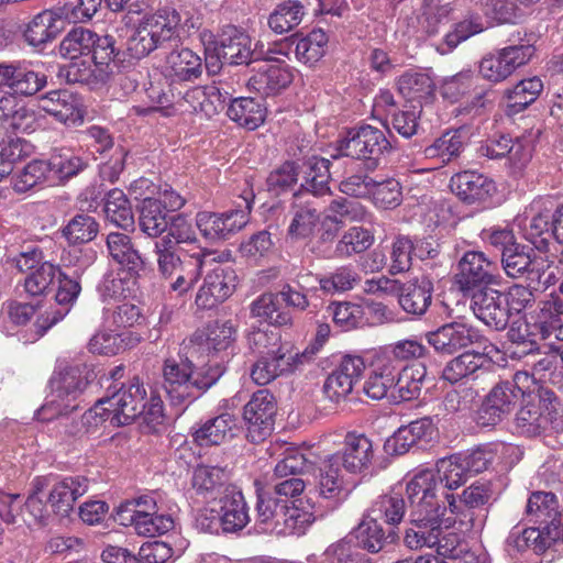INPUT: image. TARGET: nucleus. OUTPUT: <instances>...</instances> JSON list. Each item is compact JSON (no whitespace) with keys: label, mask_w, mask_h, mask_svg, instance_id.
Here are the masks:
<instances>
[{"label":"nucleus","mask_w":563,"mask_h":563,"mask_svg":"<svg viewBox=\"0 0 563 563\" xmlns=\"http://www.w3.org/2000/svg\"><path fill=\"white\" fill-rule=\"evenodd\" d=\"M224 366L209 361L206 365L195 367L188 358H167L163 366V388L173 406L191 404L224 374Z\"/></svg>","instance_id":"1"},{"label":"nucleus","mask_w":563,"mask_h":563,"mask_svg":"<svg viewBox=\"0 0 563 563\" xmlns=\"http://www.w3.org/2000/svg\"><path fill=\"white\" fill-rule=\"evenodd\" d=\"M190 19L181 23L180 13L173 7H163L142 18L125 43L133 58L141 59L156 49L166 48L180 38V29L194 27Z\"/></svg>","instance_id":"2"},{"label":"nucleus","mask_w":563,"mask_h":563,"mask_svg":"<svg viewBox=\"0 0 563 563\" xmlns=\"http://www.w3.org/2000/svg\"><path fill=\"white\" fill-rule=\"evenodd\" d=\"M409 501V520L404 543L410 550L433 548L440 544L441 523L446 507L434 503L432 495L421 489L419 482H409L406 487Z\"/></svg>","instance_id":"3"},{"label":"nucleus","mask_w":563,"mask_h":563,"mask_svg":"<svg viewBox=\"0 0 563 563\" xmlns=\"http://www.w3.org/2000/svg\"><path fill=\"white\" fill-rule=\"evenodd\" d=\"M252 342L258 347L260 356L252 365V380L264 386L279 376L294 373L310 358V354L294 351L282 344L277 333L257 331L252 334Z\"/></svg>","instance_id":"4"},{"label":"nucleus","mask_w":563,"mask_h":563,"mask_svg":"<svg viewBox=\"0 0 563 563\" xmlns=\"http://www.w3.org/2000/svg\"><path fill=\"white\" fill-rule=\"evenodd\" d=\"M341 156L352 157L364 162L366 172L377 169L380 158L393 150L391 142L385 132L369 124L350 129L346 135L338 142Z\"/></svg>","instance_id":"5"},{"label":"nucleus","mask_w":563,"mask_h":563,"mask_svg":"<svg viewBox=\"0 0 563 563\" xmlns=\"http://www.w3.org/2000/svg\"><path fill=\"white\" fill-rule=\"evenodd\" d=\"M205 53L208 69L219 68V64L251 65L264 57L262 51L252 48V40L246 33L232 26L224 30L218 41L209 43Z\"/></svg>","instance_id":"6"},{"label":"nucleus","mask_w":563,"mask_h":563,"mask_svg":"<svg viewBox=\"0 0 563 563\" xmlns=\"http://www.w3.org/2000/svg\"><path fill=\"white\" fill-rule=\"evenodd\" d=\"M556 402L554 391L545 387L526 394L515 419L517 432L531 438L547 431L556 412Z\"/></svg>","instance_id":"7"},{"label":"nucleus","mask_w":563,"mask_h":563,"mask_svg":"<svg viewBox=\"0 0 563 563\" xmlns=\"http://www.w3.org/2000/svg\"><path fill=\"white\" fill-rule=\"evenodd\" d=\"M88 374L89 371L84 364H67L55 371L49 380L54 399L42 407V413L46 415L57 408L60 415H64V410H76V400L88 386Z\"/></svg>","instance_id":"8"},{"label":"nucleus","mask_w":563,"mask_h":563,"mask_svg":"<svg viewBox=\"0 0 563 563\" xmlns=\"http://www.w3.org/2000/svg\"><path fill=\"white\" fill-rule=\"evenodd\" d=\"M500 275L496 262L483 252L467 251L457 263L455 283L463 292H474L482 287L499 285Z\"/></svg>","instance_id":"9"},{"label":"nucleus","mask_w":563,"mask_h":563,"mask_svg":"<svg viewBox=\"0 0 563 563\" xmlns=\"http://www.w3.org/2000/svg\"><path fill=\"white\" fill-rule=\"evenodd\" d=\"M470 474L464 467L460 455L454 454L437 462V479L431 473H421L410 482H419L422 490L432 495L434 503H440L439 496L445 499L446 490L457 489L466 483Z\"/></svg>","instance_id":"10"},{"label":"nucleus","mask_w":563,"mask_h":563,"mask_svg":"<svg viewBox=\"0 0 563 563\" xmlns=\"http://www.w3.org/2000/svg\"><path fill=\"white\" fill-rule=\"evenodd\" d=\"M276 413V400L268 389L255 391L244 406L245 437L251 443H261L271 435Z\"/></svg>","instance_id":"11"},{"label":"nucleus","mask_w":563,"mask_h":563,"mask_svg":"<svg viewBox=\"0 0 563 563\" xmlns=\"http://www.w3.org/2000/svg\"><path fill=\"white\" fill-rule=\"evenodd\" d=\"M534 51V46L530 44L506 46L482 58L479 74L493 84L501 82L526 65Z\"/></svg>","instance_id":"12"},{"label":"nucleus","mask_w":563,"mask_h":563,"mask_svg":"<svg viewBox=\"0 0 563 563\" xmlns=\"http://www.w3.org/2000/svg\"><path fill=\"white\" fill-rule=\"evenodd\" d=\"M249 196L250 197H243L245 203L244 210H229L222 213L209 211L198 212L196 216V224L201 234L210 241H219L227 240L242 230L249 221V213L254 199L251 192Z\"/></svg>","instance_id":"13"},{"label":"nucleus","mask_w":563,"mask_h":563,"mask_svg":"<svg viewBox=\"0 0 563 563\" xmlns=\"http://www.w3.org/2000/svg\"><path fill=\"white\" fill-rule=\"evenodd\" d=\"M104 399L112 412L111 423L128 426L146 408V388L139 377H133Z\"/></svg>","instance_id":"14"},{"label":"nucleus","mask_w":563,"mask_h":563,"mask_svg":"<svg viewBox=\"0 0 563 563\" xmlns=\"http://www.w3.org/2000/svg\"><path fill=\"white\" fill-rule=\"evenodd\" d=\"M525 396L526 393L515 382H499L485 397L478 410V422L482 426L497 424L515 409Z\"/></svg>","instance_id":"15"},{"label":"nucleus","mask_w":563,"mask_h":563,"mask_svg":"<svg viewBox=\"0 0 563 563\" xmlns=\"http://www.w3.org/2000/svg\"><path fill=\"white\" fill-rule=\"evenodd\" d=\"M559 202L553 196H544L536 198L530 205L531 220L527 238L540 252L547 253L550 250Z\"/></svg>","instance_id":"16"},{"label":"nucleus","mask_w":563,"mask_h":563,"mask_svg":"<svg viewBox=\"0 0 563 563\" xmlns=\"http://www.w3.org/2000/svg\"><path fill=\"white\" fill-rule=\"evenodd\" d=\"M505 294L482 287L472 292L471 308L475 317L493 330H505L509 322V308L505 302Z\"/></svg>","instance_id":"17"},{"label":"nucleus","mask_w":563,"mask_h":563,"mask_svg":"<svg viewBox=\"0 0 563 563\" xmlns=\"http://www.w3.org/2000/svg\"><path fill=\"white\" fill-rule=\"evenodd\" d=\"M492 490L487 484L474 483L463 490L459 496L445 495V506L454 520L459 521L466 530L475 527V510L484 507L490 499Z\"/></svg>","instance_id":"18"},{"label":"nucleus","mask_w":563,"mask_h":563,"mask_svg":"<svg viewBox=\"0 0 563 563\" xmlns=\"http://www.w3.org/2000/svg\"><path fill=\"white\" fill-rule=\"evenodd\" d=\"M236 273L231 266L217 265L203 278L195 302L201 309H211L227 300L235 290Z\"/></svg>","instance_id":"19"},{"label":"nucleus","mask_w":563,"mask_h":563,"mask_svg":"<svg viewBox=\"0 0 563 563\" xmlns=\"http://www.w3.org/2000/svg\"><path fill=\"white\" fill-rule=\"evenodd\" d=\"M482 338L476 329L462 322H449L426 333L428 343L437 352L448 355L479 343Z\"/></svg>","instance_id":"20"},{"label":"nucleus","mask_w":563,"mask_h":563,"mask_svg":"<svg viewBox=\"0 0 563 563\" xmlns=\"http://www.w3.org/2000/svg\"><path fill=\"white\" fill-rule=\"evenodd\" d=\"M217 504L216 514L223 533L239 532L250 522L249 507L238 486H227Z\"/></svg>","instance_id":"21"},{"label":"nucleus","mask_w":563,"mask_h":563,"mask_svg":"<svg viewBox=\"0 0 563 563\" xmlns=\"http://www.w3.org/2000/svg\"><path fill=\"white\" fill-rule=\"evenodd\" d=\"M38 108L60 123L75 125L84 121L81 99L66 90H52L38 98Z\"/></svg>","instance_id":"22"},{"label":"nucleus","mask_w":563,"mask_h":563,"mask_svg":"<svg viewBox=\"0 0 563 563\" xmlns=\"http://www.w3.org/2000/svg\"><path fill=\"white\" fill-rule=\"evenodd\" d=\"M202 59L194 51L181 47L170 51L162 65V75L170 84L195 81L202 75Z\"/></svg>","instance_id":"23"},{"label":"nucleus","mask_w":563,"mask_h":563,"mask_svg":"<svg viewBox=\"0 0 563 563\" xmlns=\"http://www.w3.org/2000/svg\"><path fill=\"white\" fill-rule=\"evenodd\" d=\"M256 64L257 66L253 67L255 74L247 80V88L263 97L280 92L294 79L292 71L286 64H269L263 60Z\"/></svg>","instance_id":"24"},{"label":"nucleus","mask_w":563,"mask_h":563,"mask_svg":"<svg viewBox=\"0 0 563 563\" xmlns=\"http://www.w3.org/2000/svg\"><path fill=\"white\" fill-rule=\"evenodd\" d=\"M330 457L350 473H362L374 459L373 442L364 434L347 433L343 449Z\"/></svg>","instance_id":"25"},{"label":"nucleus","mask_w":563,"mask_h":563,"mask_svg":"<svg viewBox=\"0 0 563 563\" xmlns=\"http://www.w3.org/2000/svg\"><path fill=\"white\" fill-rule=\"evenodd\" d=\"M291 221L288 235L299 240L310 236L320 222V212L314 198L307 192H295L290 206Z\"/></svg>","instance_id":"26"},{"label":"nucleus","mask_w":563,"mask_h":563,"mask_svg":"<svg viewBox=\"0 0 563 563\" xmlns=\"http://www.w3.org/2000/svg\"><path fill=\"white\" fill-rule=\"evenodd\" d=\"M81 291V285L77 277H71L65 273H58V289L55 295L57 308H51L41 314L36 320V325L43 331H47L57 322L63 320L70 311Z\"/></svg>","instance_id":"27"},{"label":"nucleus","mask_w":563,"mask_h":563,"mask_svg":"<svg viewBox=\"0 0 563 563\" xmlns=\"http://www.w3.org/2000/svg\"><path fill=\"white\" fill-rule=\"evenodd\" d=\"M64 22L59 8L43 10L25 25L24 41L33 47L53 42L64 30Z\"/></svg>","instance_id":"28"},{"label":"nucleus","mask_w":563,"mask_h":563,"mask_svg":"<svg viewBox=\"0 0 563 563\" xmlns=\"http://www.w3.org/2000/svg\"><path fill=\"white\" fill-rule=\"evenodd\" d=\"M489 368L490 364L485 354L466 351L444 365L441 378L453 385L465 379H477L487 374Z\"/></svg>","instance_id":"29"},{"label":"nucleus","mask_w":563,"mask_h":563,"mask_svg":"<svg viewBox=\"0 0 563 563\" xmlns=\"http://www.w3.org/2000/svg\"><path fill=\"white\" fill-rule=\"evenodd\" d=\"M450 187L452 192L470 205L486 200L496 190L492 179L474 170H465L453 175Z\"/></svg>","instance_id":"30"},{"label":"nucleus","mask_w":563,"mask_h":563,"mask_svg":"<svg viewBox=\"0 0 563 563\" xmlns=\"http://www.w3.org/2000/svg\"><path fill=\"white\" fill-rule=\"evenodd\" d=\"M433 283L429 276H416L402 283L398 303L409 314L422 316L431 305Z\"/></svg>","instance_id":"31"},{"label":"nucleus","mask_w":563,"mask_h":563,"mask_svg":"<svg viewBox=\"0 0 563 563\" xmlns=\"http://www.w3.org/2000/svg\"><path fill=\"white\" fill-rule=\"evenodd\" d=\"M314 487L319 496L328 500L332 507H338L350 494L340 466L331 457L327 459L318 468L314 476Z\"/></svg>","instance_id":"32"},{"label":"nucleus","mask_w":563,"mask_h":563,"mask_svg":"<svg viewBox=\"0 0 563 563\" xmlns=\"http://www.w3.org/2000/svg\"><path fill=\"white\" fill-rule=\"evenodd\" d=\"M107 249L110 257L130 277H137L144 269L145 261L129 235L120 232L109 233Z\"/></svg>","instance_id":"33"},{"label":"nucleus","mask_w":563,"mask_h":563,"mask_svg":"<svg viewBox=\"0 0 563 563\" xmlns=\"http://www.w3.org/2000/svg\"><path fill=\"white\" fill-rule=\"evenodd\" d=\"M468 143V133L464 128L446 131L423 150L428 159L434 161V168L454 162Z\"/></svg>","instance_id":"34"},{"label":"nucleus","mask_w":563,"mask_h":563,"mask_svg":"<svg viewBox=\"0 0 563 563\" xmlns=\"http://www.w3.org/2000/svg\"><path fill=\"white\" fill-rule=\"evenodd\" d=\"M88 490L85 476H68L55 483L51 488L47 504L54 514L66 517L74 509L76 500Z\"/></svg>","instance_id":"35"},{"label":"nucleus","mask_w":563,"mask_h":563,"mask_svg":"<svg viewBox=\"0 0 563 563\" xmlns=\"http://www.w3.org/2000/svg\"><path fill=\"white\" fill-rule=\"evenodd\" d=\"M432 433L433 426L430 418L411 421L409 424L400 427L386 440L384 450L388 454L402 455L419 442L431 439Z\"/></svg>","instance_id":"36"},{"label":"nucleus","mask_w":563,"mask_h":563,"mask_svg":"<svg viewBox=\"0 0 563 563\" xmlns=\"http://www.w3.org/2000/svg\"><path fill=\"white\" fill-rule=\"evenodd\" d=\"M356 545L372 554L379 553L386 547L399 540L394 528L385 530L378 521L367 515L354 530Z\"/></svg>","instance_id":"37"},{"label":"nucleus","mask_w":563,"mask_h":563,"mask_svg":"<svg viewBox=\"0 0 563 563\" xmlns=\"http://www.w3.org/2000/svg\"><path fill=\"white\" fill-rule=\"evenodd\" d=\"M176 104L186 111L202 112L208 117L213 115L224 108L221 95L216 86L192 87L185 92L177 91Z\"/></svg>","instance_id":"38"},{"label":"nucleus","mask_w":563,"mask_h":563,"mask_svg":"<svg viewBox=\"0 0 563 563\" xmlns=\"http://www.w3.org/2000/svg\"><path fill=\"white\" fill-rule=\"evenodd\" d=\"M229 483V472L224 467L198 465L191 477V487L198 496L217 501Z\"/></svg>","instance_id":"39"},{"label":"nucleus","mask_w":563,"mask_h":563,"mask_svg":"<svg viewBox=\"0 0 563 563\" xmlns=\"http://www.w3.org/2000/svg\"><path fill=\"white\" fill-rule=\"evenodd\" d=\"M426 378L427 367L422 363L401 367L394 388L389 393V400L399 404L417 399L421 395Z\"/></svg>","instance_id":"40"},{"label":"nucleus","mask_w":563,"mask_h":563,"mask_svg":"<svg viewBox=\"0 0 563 563\" xmlns=\"http://www.w3.org/2000/svg\"><path fill=\"white\" fill-rule=\"evenodd\" d=\"M238 430V419L231 413H221L201 424L194 432V439L200 445H219L234 438Z\"/></svg>","instance_id":"41"},{"label":"nucleus","mask_w":563,"mask_h":563,"mask_svg":"<svg viewBox=\"0 0 563 563\" xmlns=\"http://www.w3.org/2000/svg\"><path fill=\"white\" fill-rule=\"evenodd\" d=\"M251 317L275 327H290L294 319L289 310L282 308L279 295L264 292L250 305Z\"/></svg>","instance_id":"42"},{"label":"nucleus","mask_w":563,"mask_h":563,"mask_svg":"<svg viewBox=\"0 0 563 563\" xmlns=\"http://www.w3.org/2000/svg\"><path fill=\"white\" fill-rule=\"evenodd\" d=\"M541 256L537 255L533 247L518 243L501 254V267L505 274L512 279L523 278L528 283L534 265Z\"/></svg>","instance_id":"43"},{"label":"nucleus","mask_w":563,"mask_h":563,"mask_svg":"<svg viewBox=\"0 0 563 563\" xmlns=\"http://www.w3.org/2000/svg\"><path fill=\"white\" fill-rule=\"evenodd\" d=\"M301 500L295 499L290 504L286 501L280 512L279 521L273 527V533L276 536L303 534L314 522L316 515L312 510L300 507Z\"/></svg>","instance_id":"44"},{"label":"nucleus","mask_w":563,"mask_h":563,"mask_svg":"<svg viewBox=\"0 0 563 563\" xmlns=\"http://www.w3.org/2000/svg\"><path fill=\"white\" fill-rule=\"evenodd\" d=\"M227 114L240 126L253 131L265 121L266 107L256 98L240 97L231 101Z\"/></svg>","instance_id":"45"},{"label":"nucleus","mask_w":563,"mask_h":563,"mask_svg":"<svg viewBox=\"0 0 563 563\" xmlns=\"http://www.w3.org/2000/svg\"><path fill=\"white\" fill-rule=\"evenodd\" d=\"M331 165L332 163L328 158L319 156L308 158L306 161L305 181L298 192H307L312 198L330 194Z\"/></svg>","instance_id":"46"},{"label":"nucleus","mask_w":563,"mask_h":563,"mask_svg":"<svg viewBox=\"0 0 563 563\" xmlns=\"http://www.w3.org/2000/svg\"><path fill=\"white\" fill-rule=\"evenodd\" d=\"M206 256L203 251L184 254V263L169 279V288L179 296L191 290L201 276Z\"/></svg>","instance_id":"47"},{"label":"nucleus","mask_w":563,"mask_h":563,"mask_svg":"<svg viewBox=\"0 0 563 563\" xmlns=\"http://www.w3.org/2000/svg\"><path fill=\"white\" fill-rule=\"evenodd\" d=\"M197 342L195 351L221 352L225 351L235 340V329L231 321H216L210 323L206 333L196 334Z\"/></svg>","instance_id":"48"},{"label":"nucleus","mask_w":563,"mask_h":563,"mask_svg":"<svg viewBox=\"0 0 563 563\" xmlns=\"http://www.w3.org/2000/svg\"><path fill=\"white\" fill-rule=\"evenodd\" d=\"M408 508V498L405 499L402 495L394 493L378 497L372 504L367 515L378 522L384 521L394 527L401 522Z\"/></svg>","instance_id":"49"},{"label":"nucleus","mask_w":563,"mask_h":563,"mask_svg":"<svg viewBox=\"0 0 563 563\" xmlns=\"http://www.w3.org/2000/svg\"><path fill=\"white\" fill-rule=\"evenodd\" d=\"M140 230L148 238H161L168 228V216L163 203L154 198L142 201L139 214Z\"/></svg>","instance_id":"50"},{"label":"nucleus","mask_w":563,"mask_h":563,"mask_svg":"<svg viewBox=\"0 0 563 563\" xmlns=\"http://www.w3.org/2000/svg\"><path fill=\"white\" fill-rule=\"evenodd\" d=\"M543 90V82L539 77L522 79L512 88L506 89L504 96L510 113H519L533 103Z\"/></svg>","instance_id":"51"},{"label":"nucleus","mask_w":563,"mask_h":563,"mask_svg":"<svg viewBox=\"0 0 563 563\" xmlns=\"http://www.w3.org/2000/svg\"><path fill=\"white\" fill-rule=\"evenodd\" d=\"M539 320L530 323L526 319L514 321L507 332V338L515 345L514 355L521 356L539 349L538 340L541 339L540 328H537Z\"/></svg>","instance_id":"52"},{"label":"nucleus","mask_w":563,"mask_h":563,"mask_svg":"<svg viewBox=\"0 0 563 563\" xmlns=\"http://www.w3.org/2000/svg\"><path fill=\"white\" fill-rule=\"evenodd\" d=\"M256 486V505H255V518L256 522L262 525V529L266 532L273 533V527L279 521L280 512L284 509L287 500H282L273 496V493L264 489L260 486L258 482H255Z\"/></svg>","instance_id":"53"},{"label":"nucleus","mask_w":563,"mask_h":563,"mask_svg":"<svg viewBox=\"0 0 563 563\" xmlns=\"http://www.w3.org/2000/svg\"><path fill=\"white\" fill-rule=\"evenodd\" d=\"M104 213L107 220L123 230L133 229L134 214L132 206L121 189L110 190L104 199Z\"/></svg>","instance_id":"54"},{"label":"nucleus","mask_w":563,"mask_h":563,"mask_svg":"<svg viewBox=\"0 0 563 563\" xmlns=\"http://www.w3.org/2000/svg\"><path fill=\"white\" fill-rule=\"evenodd\" d=\"M303 15V5L299 1L288 0L278 4L271 13L268 25L276 34H284L298 26Z\"/></svg>","instance_id":"55"},{"label":"nucleus","mask_w":563,"mask_h":563,"mask_svg":"<svg viewBox=\"0 0 563 563\" xmlns=\"http://www.w3.org/2000/svg\"><path fill=\"white\" fill-rule=\"evenodd\" d=\"M328 41V35L320 29L311 31L301 38L296 36L295 54L297 59L310 66L316 64L324 55Z\"/></svg>","instance_id":"56"},{"label":"nucleus","mask_w":563,"mask_h":563,"mask_svg":"<svg viewBox=\"0 0 563 563\" xmlns=\"http://www.w3.org/2000/svg\"><path fill=\"white\" fill-rule=\"evenodd\" d=\"M93 31L81 26L71 29L60 41L58 52L63 58L76 59L89 55L93 48Z\"/></svg>","instance_id":"57"},{"label":"nucleus","mask_w":563,"mask_h":563,"mask_svg":"<svg viewBox=\"0 0 563 563\" xmlns=\"http://www.w3.org/2000/svg\"><path fill=\"white\" fill-rule=\"evenodd\" d=\"M523 150L520 142L514 143L509 136L500 135L498 139L488 141L479 147V153L492 159H499L508 155L509 161L518 166H525L529 161V154L525 153L523 158H517L518 152Z\"/></svg>","instance_id":"58"},{"label":"nucleus","mask_w":563,"mask_h":563,"mask_svg":"<svg viewBox=\"0 0 563 563\" xmlns=\"http://www.w3.org/2000/svg\"><path fill=\"white\" fill-rule=\"evenodd\" d=\"M397 87L405 98L420 102L432 93L433 81L427 74L408 70L398 78Z\"/></svg>","instance_id":"59"},{"label":"nucleus","mask_w":563,"mask_h":563,"mask_svg":"<svg viewBox=\"0 0 563 563\" xmlns=\"http://www.w3.org/2000/svg\"><path fill=\"white\" fill-rule=\"evenodd\" d=\"M373 242L374 238L368 230L361 227H352L336 242L334 257L344 258L362 253L369 249Z\"/></svg>","instance_id":"60"},{"label":"nucleus","mask_w":563,"mask_h":563,"mask_svg":"<svg viewBox=\"0 0 563 563\" xmlns=\"http://www.w3.org/2000/svg\"><path fill=\"white\" fill-rule=\"evenodd\" d=\"M554 539L540 528H527L521 532L511 533L507 539V544L518 552L531 549L534 553L540 554L549 549Z\"/></svg>","instance_id":"61"},{"label":"nucleus","mask_w":563,"mask_h":563,"mask_svg":"<svg viewBox=\"0 0 563 563\" xmlns=\"http://www.w3.org/2000/svg\"><path fill=\"white\" fill-rule=\"evenodd\" d=\"M49 176V165L46 161L34 159L25 165L21 172L12 176L11 183L14 191L26 192L44 183Z\"/></svg>","instance_id":"62"},{"label":"nucleus","mask_w":563,"mask_h":563,"mask_svg":"<svg viewBox=\"0 0 563 563\" xmlns=\"http://www.w3.org/2000/svg\"><path fill=\"white\" fill-rule=\"evenodd\" d=\"M169 238H159L154 242L153 253L156 257L157 271L164 279H173V274L184 263L181 257L176 253Z\"/></svg>","instance_id":"63"},{"label":"nucleus","mask_w":563,"mask_h":563,"mask_svg":"<svg viewBox=\"0 0 563 563\" xmlns=\"http://www.w3.org/2000/svg\"><path fill=\"white\" fill-rule=\"evenodd\" d=\"M99 225L89 214H77L63 229V235L70 244L87 243L98 234Z\"/></svg>","instance_id":"64"}]
</instances>
